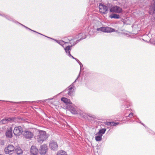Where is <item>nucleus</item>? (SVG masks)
Returning <instances> with one entry per match:
<instances>
[{"label": "nucleus", "instance_id": "obj_41", "mask_svg": "<svg viewBox=\"0 0 155 155\" xmlns=\"http://www.w3.org/2000/svg\"><path fill=\"white\" fill-rule=\"evenodd\" d=\"M117 5H120V4L118 2H117Z\"/></svg>", "mask_w": 155, "mask_h": 155}, {"label": "nucleus", "instance_id": "obj_28", "mask_svg": "<svg viewBox=\"0 0 155 155\" xmlns=\"http://www.w3.org/2000/svg\"><path fill=\"white\" fill-rule=\"evenodd\" d=\"M74 39H72L70 41V43L71 45V46H69L71 47V48L74 45H73L76 42V41H74Z\"/></svg>", "mask_w": 155, "mask_h": 155}, {"label": "nucleus", "instance_id": "obj_22", "mask_svg": "<svg viewBox=\"0 0 155 155\" xmlns=\"http://www.w3.org/2000/svg\"><path fill=\"white\" fill-rule=\"evenodd\" d=\"M96 136L95 137V139L96 141H100L102 140V134H97V133L95 134Z\"/></svg>", "mask_w": 155, "mask_h": 155}, {"label": "nucleus", "instance_id": "obj_10", "mask_svg": "<svg viewBox=\"0 0 155 155\" xmlns=\"http://www.w3.org/2000/svg\"><path fill=\"white\" fill-rule=\"evenodd\" d=\"M16 118L15 117H5L0 121V124H6L8 122H12L16 121Z\"/></svg>", "mask_w": 155, "mask_h": 155}, {"label": "nucleus", "instance_id": "obj_2", "mask_svg": "<svg viewBox=\"0 0 155 155\" xmlns=\"http://www.w3.org/2000/svg\"><path fill=\"white\" fill-rule=\"evenodd\" d=\"M107 5L109 6V8L111 12L120 14L122 13L123 12L122 8L119 6H114L110 4H108Z\"/></svg>", "mask_w": 155, "mask_h": 155}, {"label": "nucleus", "instance_id": "obj_44", "mask_svg": "<svg viewBox=\"0 0 155 155\" xmlns=\"http://www.w3.org/2000/svg\"><path fill=\"white\" fill-rule=\"evenodd\" d=\"M154 44L155 45V41L154 42Z\"/></svg>", "mask_w": 155, "mask_h": 155}, {"label": "nucleus", "instance_id": "obj_31", "mask_svg": "<svg viewBox=\"0 0 155 155\" xmlns=\"http://www.w3.org/2000/svg\"><path fill=\"white\" fill-rule=\"evenodd\" d=\"M80 66V72L79 74H80L81 71L82 69H83V65L82 64H81Z\"/></svg>", "mask_w": 155, "mask_h": 155}, {"label": "nucleus", "instance_id": "obj_23", "mask_svg": "<svg viewBox=\"0 0 155 155\" xmlns=\"http://www.w3.org/2000/svg\"><path fill=\"white\" fill-rule=\"evenodd\" d=\"M15 151L18 155H21L23 153L22 150L20 147H18L16 148L15 149Z\"/></svg>", "mask_w": 155, "mask_h": 155}, {"label": "nucleus", "instance_id": "obj_47", "mask_svg": "<svg viewBox=\"0 0 155 155\" xmlns=\"http://www.w3.org/2000/svg\"><path fill=\"white\" fill-rule=\"evenodd\" d=\"M47 37V38H49V37Z\"/></svg>", "mask_w": 155, "mask_h": 155}, {"label": "nucleus", "instance_id": "obj_43", "mask_svg": "<svg viewBox=\"0 0 155 155\" xmlns=\"http://www.w3.org/2000/svg\"><path fill=\"white\" fill-rule=\"evenodd\" d=\"M89 35H91V34L90 33V32L89 33Z\"/></svg>", "mask_w": 155, "mask_h": 155}, {"label": "nucleus", "instance_id": "obj_4", "mask_svg": "<svg viewBox=\"0 0 155 155\" xmlns=\"http://www.w3.org/2000/svg\"><path fill=\"white\" fill-rule=\"evenodd\" d=\"M80 77V74L78 75L77 78L76 79L75 81L68 87L67 90H64L63 91L64 93L66 91H68L67 94L70 96H71L73 95V91H72V90L73 89V91L74 90V89H75V87L74 86L75 83L78 80V78Z\"/></svg>", "mask_w": 155, "mask_h": 155}, {"label": "nucleus", "instance_id": "obj_17", "mask_svg": "<svg viewBox=\"0 0 155 155\" xmlns=\"http://www.w3.org/2000/svg\"><path fill=\"white\" fill-rule=\"evenodd\" d=\"M64 50L67 55L70 57H71L73 59H75V58L72 56L70 54V51L71 50V47L69 46H67L64 48Z\"/></svg>", "mask_w": 155, "mask_h": 155}, {"label": "nucleus", "instance_id": "obj_45", "mask_svg": "<svg viewBox=\"0 0 155 155\" xmlns=\"http://www.w3.org/2000/svg\"><path fill=\"white\" fill-rule=\"evenodd\" d=\"M80 61H79H79H78L77 62L78 63H79V62H80Z\"/></svg>", "mask_w": 155, "mask_h": 155}, {"label": "nucleus", "instance_id": "obj_3", "mask_svg": "<svg viewBox=\"0 0 155 155\" xmlns=\"http://www.w3.org/2000/svg\"><path fill=\"white\" fill-rule=\"evenodd\" d=\"M65 108L73 114H78L79 109L72 103L70 105L65 106Z\"/></svg>", "mask_w": 155, "mask_h": 155}, {"label": "nucleus", "instance_id": "obj_25", "mask_svg": "<svg viewBox=\"0 0 155 155\" xmlns=\"http://www.w3.org/2000/svg\"><path fill=\"white\" fill-rule=\"evenodd\" d=\"M56 155H67V153L64 150H61L57 152Z\"/></svg>", "mask_w": 155, "mask_h": 155}, {"label": "nucleus", "instance_id": "obj_19", "mask_svg": "<svg viewBox=\"0 0 155 155\" xmlns=\"http://www.w3.org/2000/svg\"><path fill=\"white\" fill-rule=\"evenodd\" d=\"M12 128L10 127L6 133V136L7 137L9 138H11L12 137Z\"/></svg>", "mask_w": 155, "mask_h": 155}, {"label": "nucleus", "instance_id": "obj_34", "mask_svg": "<svg viewBox=\"0 0 155 155\" xmlns=\"http://www.w3.org/2000/svg\"><path fill=\"white\" fill-rule=\"evenodd\" d=\"M88 116L89 117H92V118H94V116L93 115H91V114H89V115H88L87 114V116Z\"/></svg>", "mask_w": 155, "mask_h": 155}, {"label": "nucleus", "instance_id": "obj_36", "mask_svg": "<svg viewBox=\"0 0 155 155\" xmlns=\"http://www.w3.org/2000/svg\"><path fill=\"white\" fill-rule=\"evenodd\" d=\"M140 123L141 124L143 125L146 128V127L145 126V125L143 123H141L140 122Z\"/></svg>", "mask_w": 155, "mask_h": 155}, {"label": "nucleus", "instance_id": "obj_37", "mask_svg": "<svg viewBox=\"0 0 155 155\" xmlns=\"http://www.w3.org/2000/svg\"><path fill=\"white\" fill-rule=\"evenodd\" d=\"M129 107L128 106V105H126L125 106V108H128Z\"/></svg>", "mask_w": 155, "mask_h": 155}, {"label": "nucleus", "instance_id": "obj_18", "mask_svg": "<svg viewBox=\"0 0 155 155\" xmlns=\"http://www.w3.org/2000/svg\"><path fill=\"white\" fill-rule=\"evenodd\" d=\"M61 100L62 101L64 102L66 104V106L70 105L72 103L70 101V100L68 99L65 97H62L61 98Z\"/></svg>", "mask_w": 155, "mask_h": 155}, {"label": "nucleus", "instance_id": "obj_11", "mask_svg": "<svg viewBox=\"0 0 155 155\" xmlns=\"http://www.w3.org/2000/svg\"><path fill=\"white\" fill-rule=\"evenodd\" d=\"M100 12L102 14H107L108 12L109 6H106L104 5L100 4L99 6Z\"/></svg>", "mask_w": 155, "mask_h": 155}, {"label": "nucleus", "instance_id": "obj_20", "mask_svg": "<svg viewBox=\"0 0 155 155\" xmlns=\"http://www.w3.org/2000/svg\"><path fill=\"white\" fill-rule=\"evenodd\" d=\"M78 114L80 115L82 117L85 118L87 117V114L80 109L78 110Z\"/></svg>", "mask_w": 155, "mask_h": 155}, {"label": "nucleus", "instance_id": "obj_5", "mask_svg": "<svg viewBox=\"0 0 155 155\" xmlns=\"http://www.w3.org/2000/svg\"><path fill=\"white\" fill-rule=\"evenodd\" d=\"M97 31H101L104 32H117V30H116L114 29L108 27H101L97 28L96 29Z\"/></svg>", "mask_w": 155, "mask_h": 155}, {"label": "nucleus", "instance_id": "obj_9", "mask_svg": "<svg viewBox=\"0 0 155 155\" xmlns=\"http://www.w3.org/2000/svg\"><path fill=\"white\" fill-rule=\"evenodd\" d=\"M15 148L12 145H9L6 147L4 150L5 153L6 154H11L14 152Z\"/></svg>", "mask_w": 155, "mask_h": 155}, {"label": "nucleus", "instance_id": "obj_16", "mask_svg": "<svg viewBox=\"0 0 155 155\" xmlns=\"http://www.w3.org/2000/svg\"><path fill=\"white\" fill-rule=\"evenodd\" d=\"M30 153L33 155H36L38 153V149L35 146H32L31 147Z\"/></svg>", "mask_w": 155, "mask_h": 155}, {"label": "nucleus", "instance_id": "obj_30", "mask_svg": "<svg viewBox=\"0 0 155 155\" xmlns=\"http://www.w3.org/2000/svg\"><path fill=\"white\" fill-rule=\"evenodd\" d=\"M133 113H131L129 114L128 116H126V118L127 119H128V117H129L130 118H132L133 117Z\"/></svg>", "mask_w": 155, "mask_h": 155}, {"label": "nucleus", "instance_id": "obj_29", "mask_svg": "<svg viewBox=\"0 0 155 155\" xmlns=\"http://www.w3.org/2000/svg\"><path fill=\"white\" fill-rule=\"evenodd\" d=\"M120 124V123L118 122H114V121L111 122V126H115L118 125Z\"/></svg>", "mask_w": 155, "mask_h": 155}, {"label": "nucleus", "instance_id": "obj_40", "mask_svg": "<svg viewBox=\"0 0 155 155\" xmlns=\"http://www.w3.org/2000/svg\"><path fill=\"white\" fill-rule=\"evenodd\" d=\"M78 64H79V65H80L81 64H82V63H81L80 62H79V63H78Z\"/></svg>", "mask_w": 155, "mask_h": 155}, {"label": "nucleus", "instance_id": "obj_27", "mask_svg": "<svg viewBox=\"0 0 155 155\" xmlns=\"http://www.w3.org/2000/svg\"><path fill=\"white\" fill-rule=\"evenodd\" d=\"M53 99V98H48L46 100H40V101H32V102H31V103H34L35 102H38L39 101H41L43 102H46L47 100H52ZM25 102H27L26 101H25Z\"/></svg>", "mask_w": 155, "mask_h": 155}, {"label": "nucleus", "instance_id": "obj_15", "mask_svg": "<svg viewBox=\"0 0 155 155\" xmlns=\"http://www.w3.org/2000/svg\"><path fill=\"white\" fill-rule=\"evenodd\" d=\"M47 146L46 144H44L41 146L40 149V153L42 155H44L47 152Z\"/></svg>", "mask_w": 155, "mask_h": 155}, {"label": "nucleus", "instance_id": "obj_24", "mask_svg": "<svg viewBox=\"0 0 155 155\" xmlns=\"http://www.w3.org/2000/svg\"><path fill=\"white\" fill-rule=\"evenodd\" d=\"M106 130V129L105 128L101 129L99 130L98 133H97V134L99 135L102 134L103 135V134L105 133Z\"/></svg>", "mask_w": 155, "mask_h": 155}, {"label": "nucleus", "instance_id": "obj_26", "mask_svg": "<svg viewBox=\"0 0 155 155\" xmlns=\"http://www.w3.org/2000/svg\"><path fill=\"white\" fill-rule=\"evenodd\" d=\"M60 45H62L63 47H64V48H64V43H65V42L64 41H63L62 40H55Z\"/></svg>", "mask_w": 155, "mask_h": 155}, {"label": "nucleus", "instance_id": "obj_12", "mask_svg": "<svg viewBox=\"0 0 155 155\" xmlns=\"http://www.w3.org/2000/svg\"><path fill=\"white\" fill-rule=\"evenodd\" d=\"M49 147L52 150H57L58 149V145L56 141L55 140H51L49 143Z\"/></svg>", "mask_w": 155, "mask_h": 155}, {"label": "nucleus", "instance_id": "obj_1", "mask_svg": "<svg viewBox=\"0 0 155 155\" xmlns=\"http://www.w3.org/2000/svg\"><path fill=\"white\" fill-rule=\"evenodd\" d=\"M35 132H38V134L37 137L38 141L40 143H42L43 141L46 140L48 137L46 134V132L44 131L39 130L37 129H34Z\"/></svg>", "mask_w": 155, "mask_h": 155}, {"label": "nucleus", "instance_id": "obj_7", "mask_svg": "<svg viewBox=\"0 0 155 155\" xmlns=\"http://www.w3.org/2000/svg\"><path fill=\"white\" fill-rule=\"evenodd\" d=\"M34 131V129L33 130V132L31 130H26L23 133V135L26 139H31L34 136L33 132Z\"/></svg>", "mask_w": 155, "mask_h": 155}, {"label": "nucleus", "instance_id": "obj_6", "mask_svg": "<svg viewBox=\"0 0 155 155\" xmlns=\"http://www.w3.org/2000/svg\"><path fill=\"white\" fill-rule=\"evenodd\" d=\"M5 18L6 19H8V20L9 21H12V22H14V23H18V24H20V25H22V26H23L25 28H26L27 29L29 30H31V31H33V32H35L38 33V34H39L41 35H44L42 34H41V33H38V32H37V31H35L27 27H26V26L23 25H22V24L19 23L17 21H16L15 19H13L9 15H6L5 16Z\"/></svg>", "mask_w": 155, "mask_h": 155}, {"label": "nucleus", "instance_id": "obj_39", "mask_svg": "<svg viewBox=\"0 0 155 155\" xmlns=\"http://www.w3.org/2000/svg\"><path fill=\"white\" fill-rule=\"evenodd\" d=\"M78 64H79V65H80L81 64H82V63H81L80 62H79V63H78Z\"/></svg>", "mask_w": 155, "mask_h": 155}, {"label": "nucleus", "instance_id": "obj_46", "mask_svg": "<svg viewBox=\"0 0 155 155\" xmlns=\"http://www.w3.org/2000/svg\"><path fill=\"white\" fill-rule=\"evenodd\" d=\"M94 0H90V1H94Z\"/></svg>", "mask_w": 155, "mask_h": 155}, {"label": "nucleus", "instance_id": "obj_38", "mask_svg": "<svg viewBox=\"0 0 155 155\" xmlns=\"http://www.w3.org/2000/svg\"><path fill=\"white\" fill-rule=\"evenodd\" d=\"M77 62H78V61H79V60L77 59V58H75V59Z\"/></svg>", "mask_w": 155, "mask_h": 155}, {"label": "nucleus", "instance_id": "obj_8", "mask_svg": "<svg viewBox=\"0 0 155 155\" xmlns=\"http://www.w3.org/2000/svg\"><path fill=\"white\" fill-rule=\"evenodd\" d=\"M88 35V32L84 33H79L76 37L77 38H79V39L76 41V42L73 44V45H75L80 41L81 40L85 38Z\"/></svg>", "mask_w": 155, "mask_h": 155}, {"label": "nucleus", "instance_id": "obj_13", "mask_svg": "<svg viewBox=\"0 0 155 155\" xmlns=\"http://www.w3.org/2000/svg\"><path fill=\"white\" fill-rule=\"evenodd\" d=\"M23 132V130L21 126L16 127L14 128L13 133L15 135H20Z\"/></svg>", "mask_w": 155, "mask_h": 155}, {"label": "nucleus", "instance_id": "obj_33", "mask_svg": "<svg viewBox=\"0 0 155 155\" xmlns=\"http://www.w3.org/2000/svg\"><path fill=\"white\" fill-rule=\"evenodd\" d=\"M6 15L4 14H0V15L5 18Z\"/></svg>", "mask_w": 155, "mask_h": 155}, {"label": "nucleus", "instance_id": "obj_32", "mask_svg": "<svg viewBox=\"0 0 155 155\" xmlns=\"http://www.w3.org/2000/svg\"><path fill=\"white\" fill-rule=\"evenodd\" d=\"M106 124L108 126H111V122H107Z\"/></svg>", "mask_w": 155, "mask_h": 155}, {"label": "nucleus", "instance_id": "obj_35", "mask_svg": "<svg viewBox=\"0 0 155 155\" xmlns=\"http://www.w3.org/2000/svg\"><path fill=\"white\" fill-rule=\"evenodd\" d=\"M10 102H13V103H16V104H18L19 103H20V102H12V101H9Z\"/></svg>", "mask_w": 155, "mask_h": 155}, {"label": "nucleus", "instance_id": "obj_14", "mask_svg": "<svg viewBox=\"0 0 155 155\" xmlns=\"http://www.w3.org/2000/svg\"><path fill=\"white\" fill-rule=\"evenodd\" d=\"M149 13L151 15H155V0H153V2L150 7Z\"/></svg>", "mask_w": 155, "mask_h": 155}, {"label": "nucleus", "instance_id": "obj_42", "mask_svg": "<svg viewBox=\"0 0 155 155\" xmlns=\"http://www.w3.org/2000/svg\"><path fill=\"white\" fill-rule=\"evenodd\" d=\"M89 29H88V30H87V31H88L87 32H88H88H89Z\"/></svg>", "mask_w": 155, "mask_h": 155}, {"label": "nucleus", "instance_id": "obj_21", "mask_svg": "<svg viewBox=\"0 0 155 155\" xmlns=\"http://www.w3.org/2000/svg\"><path fill=\"white\" fill-rule=\"evenodd\" d=\"M110 17L111 18L119 19L120 18V16L119 15L114 13L110 15Z\"/></svg>", "mask_w": 155, "mask_h": 155}]
</instances>
